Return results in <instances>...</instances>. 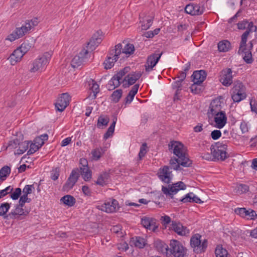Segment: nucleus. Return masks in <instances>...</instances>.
<instances>
[{"label":"nucleus","instance_id":"obj_1","mask_svg":"<svg viewBox=\"0 0 257 257\" xmlns=\"http://www.w3.org/2000/svg\"><path fill=\"white\" fill-rule=\"evenodd\" d=\"M172 169H173L171 165L170 167L168 166H164L163 168L159 169L158 176L162 181L169 184L168 187L162 186V191L163 193L167 196H168L172 199H173L174 195L176 194L180 190H185L186 186L182 181L178 182L172 185L169 184L173 178V174L171 170Z\"/></svg>","mask_w":257,"mask_h":257},{"label":"nucleus","instance_id":"obj_2","mask_svg":"<svg viewBox=\"0 0 257 257\" xmlns=\"http://www.w3.org/2000/svg\"><path fill=\"white\" fill-rule=\"evenodd\" d=\"M168 146L169 150H172L174 155L178 157V158H171L170 160V164L174 170H180V166L189 167L192 165V161L189 159L184 152V146L182 143L177 141H172Z\"/></svg>","mask_w":257,"mask_h":257},{"label":"nucleus","instance_id":"obj_3","mask_svg":"<svg viewBox=\"0 0 257 257\" xmlns=\"http://www.w3.org/2000/svg\"><path fill=\"white\" fill-rule=\"evenodd\" d=\"M52 54V52H46L43 55L36 59L31 64L30 71L31 72H42L45 70L50 60Z\"/></svg>","mask_w":257,"mask_h":257},{"label":"nucleus","instance_id":"obj_4","mask_svg":"<svg viewBox=\"0 0 257 257\" xmlns=\"http://www.w3.org/2000/svg\"><path fill=\"white\" fill-rule=\"evenodd\" d=\"M122 49V45L119 43L116 45L114 48L110 50L109 56L104 62V68L109 69L112 68L114 63L119 58V55L121 54V50Z\"/></svg>","mask_w":257,"mask_h":257},{"label":"nucleus","instance_id":"obj_5","mask_svg":"<svg viewBox=\"0 0 257 257\" xmlns=\"http://www.w3.org/2000/svg\"><path fill=\"white\" fill-rule=\"evenodd\" d=\"M231 91V98L234 102H239L246 98L245 87L239 81L234 82Z\"/></svg>","mask_w":257,"mask_h":257},{"label":"nucleus","instance_id":"obj_6","mask_svg":"<svg viewBox=\"0 0 257 257\" xmlns=\"http://www.w3.org/2000/svg\"><path fill=\"white\" fill-rule=\"evenodd\" d=\"M185 248L182 244L177 240L170 241L167 254H172L174 257H184Z\"/></svg>","mask_w":257,"mask_h":257},{"label":"nucleus","instance_id":"obj_7","mask_svg":"<svg viewBox=\"0 0 257 257\" xmlns=\"http://www.w3.org/2000/svg\"><path fill=\"white\" fill-rule=\"evenodd\" d=\"M32 29V25L31 23L25 24L20 28H17L16 30L10 35L8 36L6 40H9L11 42L14 41L15 40L22 37Z\"/></svg>","mask_w":257,"mask_h":257},{"label":"nucleus","instance_id":"obj_8","mask_svg":"<svg viewBox=\"0 0 257 257\" xmlns=\"http://www.w3.org/2000/svg\"><path fill=\"white\" fill-rule=\"evenodd\" d=\"M201 235L199 234H195L190 239V245L197 252H203L207 246V240L204 239L202 242L201 240Z\"/></svg>","mask_w":257,"mask_h":257},{"label":"nucleus","instance_id":"obj_9","mask_svg":"<svg viewBox=\"0 0 257 257\" xmlns=\"http://www.w3.org/2000/svg\"><path fill=\"white\" fill-rule=\"evenodd\" d=\"M79 177V168H75L73 169L69 178H68L66 182L63 186V190L64 191H68L71 189L74 186L75 183L78 181Z\"/></svg>","mask_w":257,"mask_h":257},{"label":"nucleus","instance_id":"obj_10","mask_svg":"<svg viewBox=\"0 0 257 257\" xmlns=\"http://www.w3.org/2000/svg\"><path fill=\"white\" fill-rule=\"evenodd\" d=\"M88 50L83 49L78 55L75 56L71 61V66L77 68L88 60Z\"/></svg>","mask_w":257,"mask_h":257},{"label":"nucleus","instance_id":"obj_11","mask_svg":"<svg viewBox=\"0 0 257 257\" xmlns=\"http://www.w3.org/2000/svg\"><path fill=\"white\" fill-rule=\"evenodd\" d=\"M163 53H157V51L150 56L147 58V62L145 64V70L146 72H150L153 70L154 67L158 62L160 60Z\"/></svg>","mask_w":257,"mask_h":257},{"label":"nucleus","instance_id":"obj_12","mask_svg":"<svg viewBox=\"0 0 257 257\" xmlns=\"http://www.w3.org/2000/svg\"><path fill=\"white\" fill-rule=\"evenodd\" d=\"M119 208L118 201L113 199L105 202L100 206L99 209L107 213H113L116 211Z\"/></svg>","mask_w":257,"mask_h":257},{"label":"nucleus","instance_id":"obj_13","mask_svg":"<svg viewBox=\"0 0 257 257\" xmlns=\"http://www.w3.org/2000/svg\"><path fill=\"white\" fill-rule=\"evenodd\" d=\"M232 70L230 68L223 69L220 72L219 80L225 86H228L232 83Z\"/></svg>","mask_w":257,"mask_h":257},{"label":"nucleus","instance_id":"obj_14","mask_svg":"<svg viewBox=\"0 0 257 257\" xmlns=\"http://www.w3.org/2000/svg\"><path fill=\"white\" fill-rule=\"evenodd\" d=\"M69 95L68 93H63L57 99L55 103V107L57 110L62 112L67 106L69 103Z\"/></svg>","mask_w":257,"mask_h":257},{"label":"nucleus","instance_id":"obj_15","mask_svg":"<svg viewBox=\"0 0 257 257\" xmlns=\"http://www.w3.org/2000/svg\"><path fill=\"white\" fill-rule=\"evenodd\" d=\"M142 74L140 72H133L125 76L122 80L123 87L126 88L130 85L134 84L141 77Z\"/></svg>","mask_w":257,"mask_h":257},{"label":"nucleus","instance_id":"obj_16","mask_svg":"<svg viewBox=\"0 0 257 257\" xmlns=\"http://www.w3.org/2000/svg\"><path fill=\"white\" fill-rule=\"evenodd\" d=\"M235 212L242 217L247 219H253L257 216L255 211L252 209L246 210L245 208H237L235 209Z\"/></svg>","mask_w":257,"mask_h":257},{"label":"nucleus","instance_id":"obj_17","mask_svg":"<svg viewBox=\"0 0 257 257\" xmlns=\"http://www.w3.org/2000/svg\"><path fill=\"white\" fill-rule=\"evenodd\" d=\"M87 84L89 89L91 91L90 94L87 98L91 100L95 99L97 94L99 92V85L92 79H89V80L87 81Z\"/></svg>","mask_w":257,"mask_h":257},{"label":"nucleus","instance_id":"obj_18","mask_svg":"<svg viewBox=\"0 0 257 257\" xmlns=\"http://www.w3.org/2000/svg\"><path fill=\"white\" fill-rule=\"evenodd\" d=\"M171 228L178 235L185 236L189 233V230L181 223L172 221Z\"/></svg>","mask_w":257,"mask_h":257},{"label":"nucleus","instance_id":"obj_19","mask_svg":"<svg viewBox=\"0 0 257 257\" xmlns=\"http://www.w3.org/2000/svg\"><path fill=\"white\" fill-rule=\"evenodd\" d=\"M215 126L218 128L223 127L227 122V116L224 111L213 114Z\"/></svg>","mask_w":257,"mask_h":257},{"label":"nucleus","instance_id":"obj_20","mask_svg":"<svg viewBox=\"0 0 257 257\" xmlns=\"http://www.w3.org/2000/svg\"><path fill=\"white\" fill-rule=\"evenodd\" d=\"M101 32L97 31L94 33L92 36L89 42L87 43V48L91 50H94L101 42V38L100 37Z\"/></svg>","mask_w":257,"mask_h":257},{"label":"nucleus","instance_id":"obj_21","mask_svg":"<svg viewBox=\"0 0 257 257\" xmlns=\"http://www.w3.org/2000/svg\"><path fill=\"white\" fill-rule=\"evenodd\" d=\"M192 81L196 84L202 83L206 77V73L204 70L196 71L192 75Z\"/></svg>","mask_w":257,"mask_h":257},{"label":"nucleus","instance_id":"obj_22","mask_svg":"<svg viewBox=\"0 0 257 257\" xmlns=\"http://www.w3.org/2000/svg\"><path fill=\"white\" fill-rule=\"evenodd\" d=\"M24 54L19 48L16 49L9 57L11 64L14 65L18 62H19Z\"/></svg>","mask_w":257,"mask_h":257},{"label":"nucleus","instance_id":"obj_23","mask_svg":"<svg viewBox=\"0 0 257 257\" xmlns=\"http://www.w3.org/2000/svg\"><path fill=\"white\" fill-rule=\"evenodd\" d=\"M221 102L218 99H214L211 101L210 104V112L212 115L223 112L221 110Z\"/></svg>","mask_w":257,"mask_h":257},{"label":"nucleus","instance_id":"obj_24","mask_svg":"<svg viewBox=\"0 0 257 257\" xmlns=\"http://www.w3.org/2000/svg\"><path fill=\"white\" fill-rule=\"evenodd\" d=\"M180 201L183 203L195 202L199 204L203 203V201L192 192H190L186 194L185 197L181 199Z\"/></svg>","mask_w":257,"mask_h":257},{"label":"nucleus","instance_id":"obj_25","mask_svg":"<svg viewBox=\"0 0 257 257\" xmlns=\"http://www.w3.org/2000/svg\"><path fill=\"white\" fill-rule=\"evenodd\" d=\"M139 84H135L132 88L131 90L128 92L127 95L125 98L124 100V104L126 105L132 102L135 95L137 93L139 88Z\"/></svg>","mask_w":257,"mask_h":257},{"label":"nucleus","instance_id":"obj_26","mask_svg":"<svg viewBox=\"0 0 257 257\" xmlns=\"http://www.w3.org/2000/svg\"><path fill=\"white\" fill-rule=\"evenodd\" d=\"M242 51L241 53L238 54L242 56L246 63L248 64H251L253 61V59L252 57L251 51L247 50V47L242 48Z\"/></svg>","mask_w":257,"mask_h":257},{"label":"nucleus","instance_id":"obj_27","mask_svg":"<svg viewBox=\"0 0 257 257\" xmlns=\"http://www.w3.org/2000/svg\"><path fill=\"white\" fill-rule=\"evenodd\" d=\"M23 207V206H21L20 205V204L17 205L15 210H12L7 215H6L4 217V218L6 219H8L9 217L10 218H15V216L16 215H25Z\"/></svg>","mask_w":257,"mask_h":257},{"label":"nucleus","instance_id":"obj_28","mask_svg":"<svg viewBox=\"0 0 257 257\" xmlns=\"http://www.w3.org/2000/svg\"><path fill=\"white\" fill-rule=\"evenodd\" d=\"M141 223L147 229L154 230L156 227L154 220L152 218L145 217L142 219Z\"/></svg>","mask_w":257,"mask_h":257},{"label":"nucleus","instance_id":"obj_29","mask_svg":"<svg viewBox=\"0 0 257 257\" xmlns=\"http://www.w3.org/2000/svg\"><path fill=\"white\" fill-rule=\"evenodd\" d=\"M79 170V174L81 175L83 179L85 181H88L92 178V172L89 167L85 168H80Z\"/></svg>","mask_w":257,"mask_h":257},{"label":"nucleus","instance_id":"obj_30","mask_svg":"<svg viewBox=\"0 0 257 257\" xmlns=\"http://www.w3.org/2000/svg\"><path fill=\"white\" fill-rule=\"evenodd\" d=\"M109 177V174L106 172H104L101 173L96 181L97 185L103 186L106 184L107 180Z\"/></svg>","mask_w":257,"mask_h":257},{"label":"nucleus","instance_id":"obj_31","mask_svg":"<svg viewBox=\"0 0 257 257\" xmlns=\"http://www.w3.org/2000/svg\"><path fill=\"white\" fill-rule=\"evenodd\" d=\"M122 82L115 77V76H113L112 78L109 81L107 87L109 90H112L115 88L118 87Z\"/></svg>","mask_w":257,"mask_h":257},{"label":"nucleus","instance_id":"obj_32","mask_svg":"<svg viewBox=\"0 0 257 257\" xmlns=\"http://www.w3.org/2000/svg\"><path fill=\"white\" fill-rule=\"evenodd\" d=\"M60 201L69 207L73 206L76 203L75 198L70 195H66L63 196L61 198Z\"/></svg>","mask_w":257,"mask_h":257},{"label":"nucleus","instance_id":"obj_33","mask_svg":"<svg viewBox=\"0 0 257 257\" xmlns=\"http://www.w3.org/2000/svg\"><path fill=\"white\" fill-rule=\"evenodd\" d=\"M214 148L217 149V150L219 151L220 150V153L221 154V157H224L225 155H226V150H227V144L226 143H223V142H218L215 143L213 145Z\"/></svg>","mask_w":257,"mask_h":257},{"label":"nucleus","instance_id":"obj_34","mask_svg":"<svg viewBox=\"0 0 257 257\" xmlns=\"http://www.w3.org/2000/svg\"><path fill=\"white\" fill-rule=\"evenodd\" d=\"M249 31L250 30H246L245 32H244L242 35L241 40L240 43L238 53H241V52H242V48L246 47L247 38L248 35L249 34Z\"/></svg>","mask_w":257,"mask_h":257},{"label":"nucleus","instance_id":"obj_35","mask_svg":"<svg viewBox=\"0 0 257 257\" xmlns=\"http://www.w3.org/2000/svg\"><path fill=\"white\" fill-rule=\"evenodd\" d=\"M210 150H211V154H212V157H213V159H214V160H220L221 161H223V160H224L226 159V155H225L224 157H221L220 156H221V154L220 153V150L218 151L217 150V149L214 148L213 145H212L211 146Z\"/></svg>","mask_w":257,"mask_h":257},{"label":"nucleus","instance_id":"obj_36","mask_svg":"<svg viewBox=\"0 0 257 257\" xmlns=\"http://www.w3.org/2000/svg\"><path fill=\"white\" fill-rule=\"evenodd\" d=\"M31 142L25 141L23 142H19L18 145L19 149L17 150L15 154L22 155L29 148V144Z\"/></svg>","mask_w":257,"mask_h":257},{"label":"nucleus","instance_id":"obj_37","mask_svg":"<svg viewBox=\"0 0 257 257\" xmlns=\"http://www.w3.org/2000/svg\"><path fill=\"white\" fill-rule=\"evenodd\" d=\"M204 11V8L202 4H193V16L200 15Z\"/></svg>","mask_w":257,"mask_h":257},{"label":"nucleus","instance_id":"obj_38","mask_svg":"<svg viewBox=\"0 0 257 257\" xmlns=\"http://www.w3.org/2000/svg\"><path fill=\"white\" fill-rule=\"evenodd\" d=\"M116 120H117V118L116 117L113 118L112 123L111 124L110 126L108 127L107 132L104 135L103 138L104 140H107L110 137L112 136L114 131V127H115Z\"/></svg>","mask_w":257,"mask_h":257},{"label":"nucleus","instance_id":"obj_39","mask_svg":"<svg viewBox=\"0 0 257 257\" xmlns=\"http://www.w3.org/2000/svg\"><path fill=\"white\" fill-rule=\"evenodd\" d=\"M135 49L133 44L128 43L126 44L124 48L121 50V53L126 54V55H131L135 52Z\"/></svg>","mask_w":257,"mask_h":257},{"label":"nucleus","instance_id":"obj_40","mask_svg":"<svg viewBox=\"0 0 257 257\" xmlns=\"http://www.w3.org/2000/svg\"><path fill=\"white\" fill-rule=\"evenodd\" d=\"M230 43L227 40L220 42L218 44V49L220 52H227L229 50Z\"/></svg>","mask_w":257,"mask_h":257},{"label":"nucleus","instance_id":"obj_41","mask_svg":"<svg viewBox=\"0 0 257 257\" xmlns=\"http://www.w3.org/2000/svg\"><path fill=\"white\" fill-rule=\"evenodd\" d=\"M48 139V136L47 134H44L39 137H36L34 140V143L41 148L44 144V141Z\"/></svg>","mask_w":257,"mask_h":257},{"label":"nucleus","instance_id":"obj_42","mask_svg":"<svg viewBox=\"0 0 257 257\" xmlns=\"http://www.w3.org/2000/svg\"><path fill=\"white\" fill-rule=\"evenodd\" d=\"M133 242H134L135 246L139 248H144L146 244L145 239L143 237L140 236L136 237Z\"/></svg>","mask_w":257,"mask_h":257},{"label":"nucleus","instance_id":"obj_43","mask_svg":"<svg viewBox=\"0 0 257 257\" xmlns=\"http://www.w3.org/2000/svg\"><path fill=\"white\" fill-rule=\"evenodd\" d=\"M103 153L104 152L102 148H96L91 152L92 158L93 160L97 161L100 158Z\"/></svg>","mask_w":257,"mask_h":257},{"label":"nucleus","instance_id":"obj_44","mask_svg":"<svg viewBox=\"0 0 257 257\" xmlns=\"http://www.w3.org/2000/svg\"><path fill=\"white\" fill-rule=\"evenodd\" d=\"M122 90L120 89L114 91L111 95V100L114 103L118 102L122 96Z\"/></svg>","mask_w":257,"mask_h":257},{"label":"nucleus","instance_id":"obj_45","mask_svg":"<svg viewBox=\"0 0 257 257\" xmlns=\"http://www.w3.org/2000/svg\"><path fill=\"white\" fill-rule=\"evenodd\" d=\"M215 252L216 257H227V251L221 246H217Z\"/></svg>","mask_w":257,"mask_h":257},{"label":"nucleus","instance_id":"obj_46","mask_svg":"<svg viewBox=\"0 0 257 257\" xmlns=\"http://www.w3.org/2000/svg\"><path fill=\"white\" fill-rule=\"evenodd\" d=\"M109 122V118L108 117H103L102 116H99L98 117L97 126L99 128H103V126H106Z\"/></svg>","mask_w":257,"mask_h":257},{"label":"nucleus","instance_id":"obj_47","mask_svg":"<svg viewBox=\"0 0 257 257\" xmlns=\"http://www.w3.org/2000/svg\"><path fill=\"white\" fill-rule=\"evenodd\" d=\"M11 173V168L8 166H5L0 169V176L5 180H6L7 177Z\"/></svg>","mask_w":257,"mask_h":257},{"label":"nucleus","instance_id":"obj_48","mask_svg":"<svg viewBox=\"0 0 257 257\" xmlns=\"http://www.w3.org/2000/svg\"><path fill=\"white\" fill-rule=\"evenodd\" d=\"M10 208V204L8 203H4L0 205V216H3L4 217L7 215V212L9 211Z\"/></svg>","mask_w":257,"mask_h":257},{"label":"nucleus","instance_id":"obj_49","mask_svg":"<svg viewBox=\"0 0 257 257\" xmlns=\"http://www.w3.org/2000/svg\"><path fill=\"white\" fill-rule=\"evenodd\" d=\"M155 245L156 248L160 250L161 251L163 252L165 250L166 253H167L169 246L164 242H162L161 240H157L155 242Z\"/></svg>","mask_w":257,"mask_h":257},{"label":"nucleus","instance_id":"obj_50","mask_svg":"<svg viewBox=\"0 0 257 257\" xmlns=\"http://www.w3.org/2000/svg\"><path fill=\"white\" fill-rule=\"evenodd\" d=\"M130 70V67H125L123 69L120 70L116 74L114 75L116 78H117L122 82V77L124 76Z\"/></svg>","mask_w":257,"mask_h":257},{"label":"nucleus","instance_id":"obj_51","mask_svg":"<svg viewBox=\"0 0 257 257\" xmlns=\"http://www.w3.org/2000/svg\"><path fill=\"white\" fill-rule=\"evenodd\" d=\"M153 23V19L152 18H146L142 22L141 25L143 30H147L152 26Z\"/></svg>","mask_w":257,"mask_h":257},{"label":"nucleus","instance_id":"obj_52","mask_svg":"<svg viewBox=\"0 0 257 257\" xmlns=\"http://www.w3.org/2000/svg\"><path fill=\"white\" fill-rule=\"evenodd\" d=\"M32 47V45L28 42L25 41L19 48L22 50L23 54H26Z\"/></svg>","mask_w":257,"mask_h":257},{"label":"nucleus","instance_id":"obj_53","mask_svg":"<svg viewBox=\"0 0 257 257\" xmlns=\"http://www.w3.org/2000/svg\"><path fill=\"white\" fill-rule=\"evenodd\" d=\"M147 145L146 143H143L140 148V150L139 153V158L141 160L146 155L147 152Z\"/></svg>","mask_w":257,"mask_h":257},{"label":"nucleus","instance_id":"obj_54","mask_svg":"<svg viewBox=\"0 0 257 257\" xmlns=\"http://www.w3.org/2000/svg\"><path fill=\"white\" fill-rule=\"evenodd\" d=\"M40 148L38 146L35 144V143H31L30 145V149L27 152L28 155H31L37 151H38Z\"/></svg>","mask_w":257,"mask_h":257},{"label":"nucleus","instance_id":"obj_55","mask_svg":"<svg viewBox=\"0 0 257 257\" xmlns=\"http://www.w3.org/2000/svg\"><path fill=\"white\" fill-rule=\"evenodd\" d=\"M20 141L16 139L9 142L7 148L10 150H13L17 148L19 144Z\"/></svg>","mask_w":257,"mask_h":257},{"label":"nucleus","instance_id":"obj_56","mask_svg":"<svg viewBox=\"0 0 257 257\" xmlns=\"http://www.w3.org/2000/svg\"><path fill=\"white\" fill-rule=\"evenodd\" d=\"M249 187L247 185L240 184L237 186V191L240 194L244 193L247 192Z\"/></svg>","mask_w":257,"mask_h":257},{"label":"nucleus","instance_id":"obj_57","mask_svg":"<svg viewBox=\"0 0 257 257\" xmlns=\"http://www.w3.org/2000/svg\"><path fill=\"white\" fill-rule=\"evenodd\" d=\"M32 189H34V185H27L23 189V195L26 196L32 192Z\"/></svg>","mask_w":257,"mask_h":257},{"label":"nucleus","instance_id":"obj_58","mask_svg":"<svg viewBox=\"0 0 257 257\" xmlns=\"http://www.w3.org/2000/svg\"><path fill=\"white\" fill-rule=\"evenodd\" d=\"M21 193V189L20 188H17L15 189L14 192L11 194V197L13 200H17L20 197Z\"/></svg>","mask_w":257,"mask_h":257},{"label":"nucleus","instance_id":"obj_59","mask_svg":"<svg viewBox=\"0 0 257 257\" xmlns=\"http://www.w3.org/2000/svg\"><path fill=\"white\" fill-rule=\"evenodd\" d=\"M60 169L58 167L53 169L51 172V179L53 180H57L60 175Z\"/></svg>","mask_w":257,"mask_h":257},{"label":"nucleus","instance_id":"obj_60","mask_svg":"<svg viewBox=\"0 0 257 257\" xmlns=\"http://www.w3.org/2000/svg\"><path fill=\"white\" fill-rule=\"evenodd\" d=\"M13 190V188L11 186L6 187L5 189L0 191V199L6 196L8 194L11 192Z\"/></svg>","mask_w":257,"mask_h":257},{"label":"nucleus","instance_id":"obj_61","mask_svg":"<svg viewBox=\"0 0 257 257\" xmlns=\"http://www.w3.org/2000/svg\"><path fill=\"white\" fill-rule=\"evenodd\" d=\"M199 84L193 83L190 87L192 92L194 94L199 93L201 91V87L198 86Z\"/></svg>","mask_w":257,"mask_h":257},{"label":"nucleus","instance_id":"obj_62","mask_svg":"<svg viewBox=\"0 0 257 257\" xmlns=\"http://www.w3.org/2000/svg\"><path fill=\"white\" fill-rule=\"evenodd\" d=\"M221 136V133L219 130H214L211 133V137L214 140L218 139Z\"/></svg>","mask_w":257,"mask_h":257},{"label":"nucleus","instance_id":"obj_63","mask_svg":"<svg viewBox=\"0 0 257 257\" xmlns=\"http://www.w3.org/2000/svg\"><path fill=\"white\" fill-rule=\"evenodd\" d=\"M31 201V199L29 198L28 196H26L25 195H22L19 200V204L21 206H24L25 205V204L26 202L29 203Z\"/></svg>","mask_w":257,"mask_h":257},{"label":"nucleus","instance_id":"obj_64","mask_svg":"<svg viewBox=\"0 0 257 257\" xmlns=\"http://www.w3.org/2000/svg\"><path fill=\"white\" fill-rule=\"evenodd\" d=\"M182 82L183 81H182L180 80H178L175 81L172 84L173 89H181Z\"/></svg>","mask_w":257,"mask_h":257}]
</instances>
